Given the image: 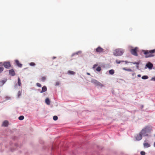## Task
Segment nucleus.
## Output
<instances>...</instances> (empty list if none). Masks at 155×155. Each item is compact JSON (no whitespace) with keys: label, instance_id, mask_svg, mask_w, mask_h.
Segmentation results:
<instances>
[{"label":"nucleus","instance_id":"nucleus-1","mask_svg":"<svg viewBox=\"0 0 155 155\" xmlns=\"http://www.w3.org/2000/svg\"><path fill=\"white\" fill-rule=\"evenodd\" d=\"M143 53L145 55V57L146 58L153 57L154 55L153 54L155 52V49L149 50H142Z\"/></svg>","mask_w":155,"mask_h":155},{"label":"nucleus","instance_id":"nucleus-2","mask_svg":"<svg viewBox=\"0 0 155 155\" xmlns=\"http://www.w3.org/2000/svg\"><path fill=\"white\" fill-rule=\"evenodd\" d=\"M124 50L121 48H117L113 52L114 54L117 56L122 55L124 52Z\"/></svg>","mask_w":155,"mask_h":155},{"label":"nucleus","instance_id":"nucleus-3","mask_svg":"<svg viewBox=\"0 0 155 155\" xmlns=\"http://www.w3.org/2000/svg\"><path fill=\"white\" fill-rule=\"evenodd\" d=\"M150 131L151 129L150 127H146L142 129L140 132L144 136H148V134H147V133L150 132Z\"/></svg>","mask_w":155,"mask_h":155},{"label":"nucleus","instance_id":"nucleus-4","mask_svg":"<svg viewBox=\"0 0 155 155\" xmlns=\"http://www.w3.org/2000/svg\"><path fill=\"white\" fill-rule=\"evenodd\" d=\"M91 83L96 85L97 86H99L100 87H102L104 86L103 84L95 79H92L91 80Z\"/></svg>","mask_w":155,"mask_h":155},{"label":"nucleus","instance_id":"nucleus-5","mask_svg":"<svg viewBox=\"0 0 155 155\" xmlns=\"http://www.w3.org/2000/svg\"><path fill=\"white\" fill-rule=\"evenodd\" d=\"M138 49L137 47H135L134 49H132L130 50V52L131 54L135 56H138V54L137 53V51Z\"/></svg>","mask_w":155,"mask_h":155},{"label":"nucleus","instance_id":"nucleus-6","mask_svg":"<svg viewBox=\"0 0 155 155\" xmlns=\"http://www.w3.org/2000/svg\"><path fill=\"white\" fill-rule=\"evenodd\" d=\"M142 135H143L141 132L139 134H137L135 137V138L136 140L138 141L140 140L142 138Z\"/></svg>","mask_w":155,"mask_h":155},{"label":"nucleus","instance_id":"nucleus-7","mask_svg":"<svg viewBox=\"0 0 155 155\" xmlns=\"http://www.w3.org/2000/svg\"><path fill=\"white\" fill-rule=\"evenodd\" d=\"M3 65L6 68H8L11 66V64L9 62H5Z\"/></svg>","mask_w":155,"mask_h":155},{"label":"nucleus","instance_id":"nucleus-8","mask_svg":"<svg viewBox=\"0 0 155 155\" xmlns=\"http://www.w3.org/2000/svg\"><path fill=\"white\" fill-rule=\"evenodd\" d=\"M96 52H103L104 49L100 47H98L96 49Z\"/></svg>","mask_w":155,"mask_h":155},{"label":"nucleus","instance_id":"nucleus-9","mask_svg":"<svg viewBox=\"0 0 155 155\" xmlns=\"http://www.w3.org/2000/svg\"><path fill=\"white\" fill-rule=\"evenodd\" d=\"M146 66L149 69H151L153 67V65L152 63L150 62H149L146 64Z\"/></svg>","mask_w":155,"mask_h":155},{"label":"nucleus","instance_id":"nucleus-10","mask_svg":"<svg viewBox=\"0 0 155 155\" xmlns=\"http://www.w3.org/2000/svg\"><path fill=\"white\" fill-rule=\"evenodd\" d=\"M15 63H16L17 65L19 67L21 68L22 66V64L20 63L19 62V61L18 60H16L15 61Z\"/></svg>","mask_w":155,"mask_h":155},{"label":"nucleus","instance_id":"nucleus-11","mask_svg":"<svg viewBox=\"0 0 155 155\" xmlns=\"http://www.w3.org/2000/svg\"><path fill=\"white\" fill-rule=\"evenodd\" d=\"M9 74L12 76H14L15 75V72L13 69H11L9 70Z\"/></svg>","mask_w":155,"mask_h":155},{"label":"nucleus","instance_id":"nucleus-12","mask_svg":"<svg viewBox=\"0 0 155 155\" xmlns=\"http://www.w3.org/2000/svg\"><path fill=\"white\" fill-rule=\"evenodd\" d=\"M8 121L7 120H5L4 121L3 123L2 124V126L6 127L8 125Z\"/></svg>","mask_w":155,"mask_h":155},{"label":"nucleus","instance_id":"nucleus-13","mask_svg":"<svg viewBox=\"0 0 155 155\" xmlns=\"http://www.w3.org/2000/svg\"><path fill=\"white\" fill-rule=\"evenodd\" d=\"M47 90V88L46 86H43L42 88V90L41 92V93H43L46 91Z\"/></svg>","mask_w":155,"mask_h":155},{"label":"nucleus","instance_id":"nucleus-14","mask_svg":"<svg viewBox=\"0 0 155 155\" xmlns=\"http://www.w3.org/2000/svg\"><path fill=\"white\" fill-rule=\"evenodd\" d=\"M45 103L48 105H49L50 103V101L48 98H47L45 100Z\"/></svg>","mask_w":155,"mask_h":155},{"label":"nucleus","instance_id":"nucleus-15","mask_svg":"<svg viewBox=\"0 0 155 155\" xmlns=\"http://www.w3.org/2000/svg\"><path fill=\"white\" fill-rule=\"evenodd\" d=\"M143 146L144 147H148L150 146V145L147 143H143Z\"/></svg>","mask_w":155,"mask_h":155},{"label":"nucleus","instance_id":"nucleus-16","mask_svg":"<svg viewBox=\"0 0 155 155\" xmlns=\"http://www.w3.org/2000/svg\"><path fill=\"white\" fill-rule=\"evenodd\" d=\"M68 74L71 75H74L75 74V72L72 71H68Z\"/></svg>","mask_w":155,"mask_h":155},{"label":"nucleus","instance_id":"nucleus-17","mask_svg":"<svg viewBox=\"0 0 155 155\" xmlns=\"http://www.w3.org/2000/svg\"><path fill=\"white\" fill-rule=\"evenodd\" d=\"M123 70H125L126 71H130V72H131L132 71V69H130V68L126 69L125 68H123Z\"/></svg>","mask_w":155,"mask_h":155},{"label":"nucleus","instance_id":"nucleus-18","mask_svg":"<svg viewBox=\"0 0 155 155\" xmlns=\"http://www.w3.org/2000/svg\"><path fill=\"white\" fill-rule=\"evenodd\" d=\"M5 82V81L4 80L0 81V86H2Z\"/></svg>","mask_w":155,"mask_h":155},{"label":"nucleus","instance_id":"nucleus-19","mask_svg":"<svg viewBox=\"0 0 155 155\" xmlns=\"http://www.w3.org/2000/svg\"><path fill=\"white\" fill-rule=\"evenodd\" d=\"M109 72V74H113L114 73V71L113 69L110 70Z\"/></svg>","mask_w":155,"mask_h":155},{"label":"nucleus","instance_id":"nucleus-20","mask_svg":"<svg viewBox=\"0 0 155 155\" xmlns=\"http://www.w3.org/2000/svg\"><path fill=\"white\" fill-rule=\"evenodd\" d=\"M18 85H19V86H20L21 85V80H20V78L19 77H18Z\"/></svg>","mask_w":155,"mask_h":155},{"label":"nucleus","instance_id":"nucleus-21","mask_svg":"<svg viewBox=\"0 0 155 155\" xmlns=\"http://www.w3.org/2000/svg\"><path fill=\"white\" fill-rule=\"evenodd\" d=\"M81 51H79L78 52L74 53L72 55V56H73L75 55H78L79 54L81 53Z\"/></svg>","mask_w":155,"mask_h":155},{"label":"nucleus","instance_id":"nucleus-22","mask_svg":"<svg viewBox=\"0 0 155 155\" xmlns=\"http://www.w3.org/2000/svg\"><path fill=\"white\" fill-rule=\"evenodd\" d=\"M124 62V61H119L117 60L116 61V63L118 64H120V63L123 62Z\"/></svg>","mask_w":155,"mask_h":155},{"label":"nucleus","instance_id":"nucleus-23","mask_svg":"<svg viewBox=\"0 0 155 155\" xmlns=\"http://www.w3.org/2000/svg\"><path fill=\"white\" fill-rule=\"evenodd\" d=\"M24 117L23 116H21L19 117L18 119L20 120H22L24 119Z\"/></svg>","mask_w":155,"mask_h":155},{"label":"nucleus","instance_id":"nucleus-24","mask_svg":"<svg viewBox=\"0 0 155 155\" xmlns=\"http://www.w3.org/2000/svg\"><path fill=\"white\" fill-rule=\"evenodd\" d=\"M148 77L147 76H143L142 77V78L143 79H147Z\"/></svg>","mask_w":155,"mask_h":155},{"label":"nucleus","instance_id":"nucleus-25","mask_svg":"<svg viewBox=\"0 0 155 155\" xmlns=\"http://www.w3.org/2000/svg\"><path fill=\"white\" fill-rule=\"evenodd\" d=\"M53 119L54 120H56L58 119V117L56 116H54L53 117Z\"/></svg>","mask_w":155,"mask_h":155},{"label":"nucleus","instance_id":"nucleus-26","mask_svg":"<svg viewBox=\"0 0 155 155\" xmlns=\"http://www.w3.org/2000/svg\"><path fill=\"white\" fill-rule=\"evenodd\" d=\"M101 67L99 66L96 69V70L97 71H101Z\"/></svg>","mask_w":155,"mask_h":155},{"label":"nucleus","instance_id":"nucleus-27","mask_svg":"<svg viewBox=\"0 0 155 155\" xmlns=\"http://www.w3.org/2000/svg\"><path fill=\"white\" fill-rule=\"evenodd\" d=\"M41 81H44L46 79V78L45 77H43L41 78Z\"/></svg>","mask_w":155,"mask_h":155},{"label":"nucleus","instance_id":"nucleus-28","mask_svg":"<svg viewBox=\"0 0 155 155\" xmlns=\"http://www.w3.org/2000/svg\"><path fill=\"white\" fill-rule=\"evenodd\" d=\"M21 94V92L20 91H18V97H19Z\"/></svg>","mask_w":155,"mask_h":155},{"label":"nucleus","instance_id":"nucleus-29","mask_svg":"<svg viewBox=\"0 0 155 155\" xmlns=\"http://www.w3.org/2000/svg\"><path fill=\"white\" fill-rule=\"evenodd\" d=\"M4 70V68L3 67H0V73H1Z\"/></svg>","mask_w":155,"mask_h":155},{"label":"nucleus","instance_id":"nucleus-30","mask_svg":"<svg viewBox=\"0 0 155 155\" xmlns=\"http://www.w3.org/2000/svg\"><path fill=\"white\" fill-rule=\"evenodd\" d=\"M30 65L31 66H34L35 65V64L34 62H31L30 64Z\"/></svg>","mask_w":155,"mask_h":155},{"label":"nucleus","instance_id":"nucleus-31","mask_svg":"<svg viewBox=\"0 0 155 155\" xmlns=\"http://www.w3.org/2000/svg\"><path fill=\"white\" fill-rule=\"evenodd\" d=\"M140 154L141 155H145V153L143 151H142L140 152Z\"/></svg>","mask_w":155,"mask_h":155},{"label":"nucleus","instance_id":"nucleus-32","mask_svg":"<svg viewBox=\"0 0 155 155\" xmlns=\"http://www.w3.org/2000/svg\"><path fill=\"white\" fill-rule=\"evenodd\" d=\"M36 85L39 87H41V84L39 83H37L36 84Z\"/></svg>","mask_w":155,"mask_h":155},{"label":"nucleus","instance_id":"nucleus-33","mask_svg":"<svg viewBox=\"0 0 155 155\" xmlns=\"http://www.w3.org/2000/svg\"><path fill=\"white\" fill-rule=\"evenodd\" d=\"M130 63H132L133 64H136V65H139V63L136 62H131Z\"/></svg>","mask_w":155,"mask_h":155},{"label":"nucleus","instance_id":"nucleus-34","mask_svg":"<svg viewBox=\"0 0 155 155\" xmlns=\"http://www.w3.org/2000/svg\"><path fill=\"white\" fill-rule=\"evenodd\" d=\"M59 84V83L58 82H57L56 83V85H58Z\"/></svg>","mask_w":155,"mask_h":155},{"label":"nucleus","instance_id":"nucleus-35","mask_svg":"<svg viewBox=\"0 0 155 155\" xmlns=\"http://www.w3.org/2000/svg\"><path fill=\"white\" fill-rule=\"evenodd\" d=\"M124 62H125L126 64H127L129 63H130L131 62H129L127 61H124Z\"/></svg>","mask_w":155,"mask_h":155},{"label":"nucleus","instance_id":"nucleus-36","mask_svg":"<svg viewBox=\"0 0 155 155\" xmlns=\"http://www.w3.org/2000/svg\"><path fill=\"white\" fill-rule=\"evenodd\" d=\"M97 66V65H96V64L94 65V66H93V68H95V67L96 66Z\"/></svg>","mask_w":155,"mask_h":155},{"label":"nucleus","instance_id":"nucleus-37","mask_svg":"<svg viewBox=\"0 0 155 155\" xmlns=\"http://www.w3.org/2000/svg\"><path fill=\"white\" fill-rule=\"evenodd\" d=\"M152 80L153 81H155V77L154 78H152Z\"/></svg>","mask_w":155,"mask_h":155},{"label":"nucleus","instance_id":"nucleus-38","mask_svg":"<svg viewBox=\"0 0 155 155\" xmlns=\"http://www.w3.org/2000/svg\"><path fill=\"white\" fill-rule=\"evenodd\" d=\"M139 65H137V69H138L139 68V66H138Z\"/></svg>","mask_w":155,"mask_h":155},{"label":"nucleus","instance_id":"nucleus-39","mask_svg":"<svg viewBox=\"0 0 155 155\" xmlns=\"http://www.w3.org/2000/svg\"><path fill=\"white\" fill-rule=\"evenodd\" d=\"M141 75L140 74H138L137 75V76L139 77H141Z\"/></svg>","mask_w":155,"mask_h":155},{"label":"nucleus","instance_id":"nucleus-40","mask_svg":"<svg viewBox=\"0 0 155 155\" xmlns=\"http://www.w3.org/2000/svg\"><path fill=\"white\" fill-rule=\"evenodd\" d=\"M56 57H53V58H52V59H55V58H56Z\"/></svg>","mask_w":155,"mask_h":155},{"label":"nucleus","instance_id":"nucleus-41","mask_svg":"<svg viewBox=\"0 0 155 155\" xmlns=\"http://www.w3.org/2000/svg\"><path fill=\"white\" fill-rule=\"evenodd\" d=\"M154 146L155 147V143H154Z\"/></svg>","mask_w":155,"mask_h":155},{"label":"nucleus","instance_id":"nucleus-42","mask_svg":"<svg viewBox=\"0 0 155 155\" xmlns=\"http://www.w3.org/2000/svg\"><path fill=\"white\" fill-rule=\"evenodd\" d=\"M87 74H88V75H89L90 74L89 73H87Z\"/></svg>","mask_w":155,"mask_h":155},{"label":"nucleus","instance_id":"nucleus-43","mask_svg":"<svg viewBox=\"0 0 155 155\" xmlns=\"http://www.w3.org/2000/svg\"><path fill=\"white\" fill-rule=\"evenodd\" d=\"M154 136L155 137V134L154 135Z\"/></svg>","mask_w":155,"mask_h":155}]
</instances>
